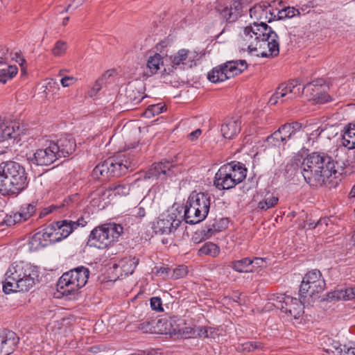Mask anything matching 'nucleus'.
I'll return each instance as SVG.
<instances>
[{
	"mask_svg": "<svg viewBox=\"0 0 355 355\" xmlns=\"http://www.w3.org/2000/svg\"><path fill=\"white\" fill-rule=\"evenodd\" d=\"M300 172L305 181L312 187H322L337 168L333 158L324 153L315 152L303 159Z\"/></svg>",
	"mask_w": 355,
	"mask_h": 355,
	"instance_id": "1",
	"label": "nucleus"
},
{
	"mask_svg": "<svg viewBox=\"0 0 355 355\" xmlns=\"http://www.w3.org/2000/svg\"><path fill=\"white\" fill-rule=\"evenodd\" d=\"M28 184L24 166L16 162H5L0 164V193L17 196Z\"/></svg>",
	"mask_w": 355,
	"mask_h": 355,
	"instance_id": "2",
	"label": "nucleus"
},
{
	"mask_svg": "<svg viewBox=\"0 0 355 355\" xmlns=\"http://www.w3.org/2000/svg\"><path fill=\"white\" fill-rule=\"evenodd\" d=\"M137 164V159L130 153H120L96 165L92 171V176L96 179L104 180L111 177L118 178L132 171Z\"/></svg>",
	"mask_w": 355,
	"mask_h": 355,
	"instance_id": "3",
	"label": "nucleus"
},
{
	"mask_svg": "<svg viewBox=\"0 0 355 355\" xmlns=\"http://www.w3.org/2000/svg\"><path fill=\"white\" fill-rule=\"evenodd\" d=\"M254 36V40L257 42H267L269 53L262 52V58L276 57L279 53V44L277 41L278 35L272 31L270 26H268L266 21H254L250 26H246L243 31V37L245 41H248Z\"/></svg>",
	"mask_w": 355,
	"mask_h": 355,
	"instance_id": "4",
	"label": "nucleus"
},
{
	"mask_svg": "<svg viewBox=\"0 0 355 355\" xmlns=\"http://www.w3.org/2000/svg\"><path fill=\"white\" fill-rule=\"evenodd\" d=\"M211 198L208 193L192 191L184 207V220L190 225L204 220L209 211Z\"/></svg>",
	"mask_w": 355,
	"mask_h": 355,
	"instance_id": "5",
	"label": "nucleus"
},
{
	"mask_svg": "<svg viewBox=\"0 0 355 355\" xmlns=\"http://www.w3.org/2000/svg\"><path fill=\"white\" fill-rule=\"evenodd\" d=\"M247 168L239 162H232L222 166L214 176V184L219 190L230 189L245 178Z\"/></svg>",
	"mask_w": 355,
	"mask_h": 355,
	"instance_id": "6",
	"label": "nucleus"
},
{
	"mask_svg": "<svg viewBox=\"0 0 355 355\" xmlns=\"http://www.w3.org/2000/svg\"><path fill=\"white\" fill-rule=\"evenodd\" d=\"M89 270L84 266H79L64 272L57 283V290L62 295H74L84 286L89 278Z\"/></svg>",
	"mask_w": 355,
	"mask_h": 355,
	"instance_id": "7",
	"label": "nucleus"
},
{
	"mask_svg": "<svg viewBox=\"0 0 355 355\" xmlns=\"http://www.w3.org/2000/svg\"><path fill=\"white\" fill-rule=\"evenodd\" d=\"M123 227L116 223H105L92 230L88 242L91 246L105 249L118 241L123 233Z\"/></svg>",
	"mask_w": 355,
	"mask_h": 355,
	"instance_id": "8",
	"label": "nucleus"
},
{
	"mask_svg": "<svg viewBox=\"0 0 355 355\" xmlns=\"http://www.w3.org/2000/svg\"><path fill=\"white\" fill-rule=\"evenodd\" d=\"M325 282L322 279L320 270H313L307 272L303 277L300 286L299 295L302 299L307 296L312 297L315 294H318L324 291Z\"/></svg>",
	"mask_w": 355,
	"mask_h": 355,
	"instance_id": "9",
	"label": "nucleus"
},
{
	"mask_svg": "<svg viewBox=\"0 0 355 355\" xmlns=\"http://www.w3.org/2000/svg\"><path fill=\"white\" fill-rule=\"evenodd\" d=\"M252 0H234L226 3L220 0L216 3L215 10L227 23H233L243 15V9Z\"/></svg>",
	"mask_w": 355,
	"mask_h": 355,
	"instance_id": "10",
	"label": "nucleus"
},
{
	"mask_svg": "<svg viewBox=\"0 0 355 355\" xmlns=\"http://www.w3.org/2000/svg\"><path fill=\"white\" fill-rule=\"evenodd\" d=\"M177 168L178 165L173 160L164 159L159 162L154 163L145 173L144 178V180H164L178 173Z\"/></svg>",
	"mask_w": 355,
	"mask_h": 355,
	"instance_id": "11",
	"label": "nucleus"
},
{
	"mask_svg": "<svg viewBox=\"0 0 355 355\" xmlns=\"http://www.w3.org/2000/svg\"><path fill=\"white\" fill-rule=\"evenodd\" d=\"M306 298L300 299L289 295H282L277 297L275 306L282 312L290 315L294 318H300L304 313Z\"/></svg>",
	"mask_w": 355,
	"mask_h": 355,
	"instance_id": "12",
	"label": "nucleus"
},
{
	"mask_svg": "<svg viewBox=\"0 0 355 355\" xmlns=\"http://www.w3.org/2000/svg\"><path fill=\"white\" fill-rule=\"evenodd\" d=\"M175 211L162 214L153 223V228L156 234H169L174 232L182 223Z\"/></svg>",
	"mask_w": 355,
	"mask_h": 355,
	"instance_id": "13",
	"label": "nucleus"
},
{
	"mask_svg": "<svg viewBox=\"0 0 355 355\" xmlns=\"http://www.w3.org/2000/svg\"><path fill=\"white\" fill-rule=\"evenodd\" d=\"M26 157L29 164L38 166H49L58 159L50 141L34 153L27 154Z\"/></svg>",
	"mask_w": 355,
	"mask_h": 355,
	"instance_id": "14",
	"label": "nucleus"
},
{
	"mask_svg": "<svg viewBox=\"0 0 355 355\" xmlns=\"http://www.w3.org/2000/svg\"><path fill=\"white\" fill-rule=\"evenodd\" d=\"M53 232H54L53 230L47 226L34 234L28 243L29 250L31 252L37 251L42 248L56 243L55 234H53Z\"/></svg>",
	"mask_w": 355,
	"mask_h": 355,
	"instance_id": "15",
	"label": "nucleus"
},
{
	"mask_svg": "<svg viewBox=\"0 0 355 355\" xmlns=\"http://www.w3.org/2000/svg\"><path fill=\"white\" fill-rule=\"evenodd\" d=\"M49 141L58 159L62 157L70 156L76 148V140L70 135H65L62 136L60 139Z\"/></svg>",
	"mask_w": 355,
	"mask_h": 355,
	"instance_id": "16",
	"label": "nucleus"
},
{
	"mask_svg": "<svg viewBox=\"0 0 355 355\" xmlns=\"http://www.w3.org/2000/svg\"><path fill=\"white\" fill-rule=\"evenodd\" d=\"M19 338L15 332L0 329V355H9L16 349Z\"/></svg>",
	"mask_w": 355,
	"mask_h": 355,
	"instance_id": "17",
	"label": "nucleus"
},
{
	"mask_svg": "<svg viewBox=\"0 0 355 355\" xmlns=\"http://www.w3.org/2000/svg\"><path fill=\"white\" fill-rule=\"evenodd\" d=\"M273 5L268 2L257 4L249 10L251 18L258 21L270 23L276 19V14L272 9Z\"/></svg>",
	"mask_w": 355,
	"mask_h": 355,
	"instance_id": "18",
	"label": "nucleus"
},
{
	"mask_svg": "<svg viewBox=\"0 0 355 355\" xmlns=\"http://www.w3.org/2000/svg\"><path fill=\"white\" fill-rule=\"evenodd\" d=\"M196 57L194 52H191L188 49H180L176 53L170 57L172 67L177 69H184L185 66L191 67L194 63V59Z\"/></svg>",
	"mask_w": 355,
	"mask_h": 355,
	"instance_id": "19",
	"label": "nucleus"
},
{
	"mask_svg": "<svg viewBox=\"0 0 355 355\" xmlns=\"http://www.w3.org/2000/svg\"><path fill=\"white\" fill-rule=\"evenodd\" d=\"M48 226L53 230V234H55V236L58 239L56 242L68 237L76 230L71 220L56 221Z\"/></svg>",
	"mask_w": 355,
	"mask_h": 355,
	"instance_id": "20",
	"label": "nucleus"
},
{
	"mask_svg": "<svg viewBox=\"0 0 355 355\" xmlns=\"http://www.w3.org/2000/svg\"><path fill=\"white\" fill-rule=\"evenodd\" d=\"M239 118L227 119L221 125L220 131L224 138L233 139L241 131Z\"/></svg>",
	"mask_w": 355,
	"mask_h": 355,
	"instance_id": "21",
	"label": "nucleus"
},
{
	"mask_svg": "<svg viewBox=\"0 0 355 355\" xmlns=\"http://www.w3.org/2000/svg\"><path fill=\"white\" fill-rule=\"evenodd\" d=\"M300 83L297 80H293L288 83H282L277 87V91L282 94L284 98L288 96L284 101L292 100L301 94V89L298 86Z\"/></svg>",
	"mask_w": 355,
	"mask_h": 355,
	"instance_id": "22",
	"label": "nucleus"
},
{
	"mask_svg": "<svg viewBox=\"0 0 355 355\" xmlns=\"http://www.w3.org/2000/svg\"><path fill=\"white\" fill-rule=\"evenodd\" d=\"M125 96L127 103L132 106L139 104L144 98L142 87L132 83H129L125 87Z\"/></svg>",
	"mask_w": 355,
	"mask_h": 355,
	"instance_id": "23",
	"label": "nucleus"
},
{
	"mask_svg": "<svg viewBox=\"0 0 355 355\" xmlns=\"http://www.w3.org/2000/svg\"><path fill=\"white\" fill-rule=\"evenodd\" d=\"M20 135V129L17 124H0V141L9 139H15Z\"/></svg>",
	"mask_w": 355,
	"mask_h": 355,
	"instance_id": "24",
	"label": "nucleus"
},
{
	"mask_svg": "<svg viewBox=\"0 0 355 355\" xmlns=\"http://www.w3.org/2000/svg\"><path fill=\"white\" fill-rule=\"evenodd\" d=\"M224 64L226 69L225 71L228 75V79L240 74L248 67V64L245 60L228 61Z\"/></svg>",
	"mask_w": 355,
	"mask_h": 355,
	"instance_id": "25",
	"label": "nucleus"
},
{
	"mask_svg": "<svg viewBox=\"0 0 355 355\" xmlns=\"http://www.w3.org/2000/svg\"><path fill=\"white\" fill-rule=\"evenodd\" d=\"M324 85V80L322 79H318L313 80V82L308 83L302 89L301 93L305 94L309 96V100H313L315 98L318 94L321 92L323 85Z\"/></svg>",
	"mask_w": 355,
	"mask_h": 355,
	"instance_id": "26",
	"label": "nucleus"
},
{
	"mask_svg": "<svg viewBox=\"0 0 355 355\" xmlns=\"http://www.w3.org/2000/svg\"><path fill=\"white\" fill-rule=\"evenodd\" d=\"M162 323V320L147 319L137 324V329L145 334H159L162 331L159 329V324Z\"/></svg>",
	"mask_w": 355,
	"mask_h": 355,
	"instance_id": "27",
	"label": "nucleus"
},
{
	"mask_svg": "<svg viewBox=\"0 0 355 355\" xmlns=\"http://www.w3.org/2000/svg\"><path fill=\"white\" fill-rule=\"evenodd\" d=\"M297 128H299L300 125L298 123L295 122L292 123H285L277 130L278 132H280V135L285 144L295 137L297 133Z\"/></svg>",
	"mask_w": 355,
	"mask_h": 355,
	"instance_id": "28",
	"label": "nucleus"
},
{
	"mask_svg": "<svg viewBox=\"0 0 355 355\" xmlns=\"http://www.w3.org/2000/svg\"><path fill=\"white\" fill-rule=\"evenodd\" d=\"M225 64L218 65L209 71L207 74V78L214 83L225 81L228 79V75L226 73Z\"/></svg>",
	"mask_w": 355,
	"mask_h": 355,
	"instance_id": "29",
	"label": "nucleus"
},
{
	"mask_svg": "<svg viewBox=\"0 0 355 355\" xmlns=\"http://www.w3.org/2000/svg\"><path fill=\"white\" fill-rule=\"evenodd\" d=\"M342 144L348 149L355 148V124L348 125L343 135Z\"/></svg>",
	"mask_w": 355,
	"mask_h": 355,
	"instance_id": "30",
	"label": "nucleus"
},
{
	"mask_svg": "<svg viewBox=\"0 0 355 355\" xmlns=\"http://www.w3.org/2000/svg\"><path fill=\"white\" fill-rule=\"evenodd\" d=\"M139 259L136 257H125L119 261V265L125 275H132L139 264Z\"/></svg>",
	"mask_w": 355,
	"mask_h": 355,
	"instance_id": "31",
	"label": "nucleus"
},
{
	"mask_svg": "<svg viewBox=\"0 0 355 355\" xmlns=\"http://www.w3.org/2000/svg\"><path fill=\"white\" fill-rule=\"evenodd\" d=\"M107 190L112 191L115 196H126L130 193V185L125 183H113L108 187Z\"/></svg>",
	"mask_w": 355,
	"mask_h": 355,
	"instance_id": "32",
	"label": "nucleus"
},
{
	"mask_svg": "<svg viewBox=\"0 0 355 355\" xmlns=\"http://www.w3.org/2000/svg\"><path fill=\"white\" fill-rule=\"evenodd\" d=\"M251 259L249 257L243 258L240 260L234 261L232 262V268L239 272H252V269H250L251 263Z\"/></svg>",
	"mask_w": 355,
	"mask_h": 355,
	"instance_id": "33",
	"label": "nucleus"
},
{
	"mask_svg": "<svg viewBox=\"0 0 355 355\" xmlns=\"http://www.w3.org/2000/svg\"><path fill=\"white\" fill-rule=\"evenodd\" d=\"M220 253L219 247L211 242L205 243L198 250L199 255H209L212 257H217Z\"/></svg>",
	"mask_w": 355,
	"mask_h": 355,
	"instance_id": "34",
	"label": "nucleus"
},
{
	"mask_svg": "<svg viewBox=\"0 0 355 355\" xmlns=\"http://www.w3.org/2000/svg\"><path fill=\"white\" fill-rule=\"evenodd\" d=\"M18 72L16 65H8L7 67L0 69V83L5 84L8 80L12 79Z\"/></svg>",
	"mask_w": 355,
	"mask_h": 355,
	"instance_id": "35",
	"label": "nucleus"
},
{
	"mask_svg": "<svg viewBox=\"0 0 355 355\" xmlns=\"http://www.w3.org/2000/svg\"><path fill=\"white\" fill-rule=\"evenodd\" d=\"M163 63V58L159 53H155L153 56H150L147 67L152 74L156 73L159 69V66Z\"/></svg>",
	"mask_w": 355,
	"mask_h": 355,
	"instance_id": "36",
	"label": "nucleus"
},
{
	"mask_svg": "<svg viewBox=\"0 0 355 355\" xmlns=\"http://www.w3.org/2000/svg\"><path fill=\"white\" fill-rule=\"evenodd\" d=\"M21 276L24 279H30L31 276L34 277V279H38L39 271L36 266H33L31 264L26 263L24 266H21Z\"/></svg>",
	"mask_w": 355,
	"mask_h": 355,
	"instance_id": "37",
	"label": "nucleus"
},
{
	"mask_svg": "<svg viewBox=\"0 0 355 355\" xmlns=\"http://www.w3.org/2000/svg\"><path fill=\"white\" fill-rule=\"evenodd\" d=\"M166 110L165 105L157 103L149 105L145 110L144 114L147 118H150L155 115L162 113Z\"/></svg>",
	"mask_w": 355,
	"mask_h": 355,
	"instance_id": "38",
	"label": "nucleus"
},
{
	"mask_svg": "<svg viewBox=\"0 0 355 355\" xmlns=\"http://www.w3.org/2000/svg\"><path fill=\"white\" fill-rule=\"evenodd\" d=\"M299 14L300 12L298 10L295 9L294 7L288 6L279 10L276 15V17H277V19H289Z\"/></svg>",
	"mask_w": 355,
	"mask_h": 355,
	"instance_id": "39",
	"label": "nucleus"
},
{
	"mask_svg": "<svg viewBox=\"0 0 355 355\" xmlns=\"http://www.w3.org/2000/svg\"><path fill=\"white\" fill-rule=\"evenodd\" d=\"M36 205V202H33L31 203L25 204L20 207L19 211L21 212V216L24 217V221L28 220L35 213Z\"/></svg>",
	"mask_w": 355,
	"mask_h": 355,
	"instance_id": "40",
	"label": "nucleus"
},
{
	"mask_svg": "<svg viewBox=\"0 0 355 355\" xmlns=\"http://www.w3.org/2000/svg\"><path fill=\"white\" fill-rule=\"evenodd\" d=\"M37 279H34L33 277L31 276L30 279H24L22 277L18 279L17 288L19 291H28L35 285Z\"/></svg>",
	"mask_w": 355,
	"mask_h": 355,
	"instance_id": "41",
	"label": "nucleus"
},
{
	"mask_svg": "<svg viewBox=\"0 0 355 355\" xmlns=\"http://www.w3.org/2000/svg\"><path fill=\"white\" fill-rule=\"evenodd\" d=\"M345 345H341L337 341H333L332 343L324 349L328 355H344Z\"/></svg>",
	"mask_w": 355,
	"mask_h": 355,
	"instance_id": "42",
	"label": "nucleus"
},
{
	"mask_svg": "<svg viewBox=\"0 0 355 355\" xmlns=\"http://www.w3.org/2000/svg\"><path fill=\"white\" fill-rule=\"evenodd\" d=\"M277 197L274 196H266L258 203V208L262 210H267L274 207L278 202Z\"/></svg>",
	"mask_w": 355,
	"mask_h": 355,
	"instance_id": "43",
	"label": "nucleus"
},
{
	"mask_svg": "<svg viewBox=\"0 0 355 355\" xmlns=\"http://www.w3.org/2000/svg\"><path fill=\"white\" fill-rule=\"evenodd\" d=\"M279 132H280L276 130L266 138V142L268 145L272 146H279L281 144H285Z\"/></svg>",
	"mask_w": 355,
	"mask_h": 355,
	"instance_id": "44",
	"label": "nucleus"
},
{
	"mask_svg": "<svg viewBox=\"0 0 355 355\" xmlns=\"http://www.w3.org/2000/svg\"><path fill=\"white\" fill-rule=\"evenodd\" d=\"M67 49V42L62 40H58L52 49L51 53L54 56H62L66 53Z\"/></svg>",
	"mask_w": 355,
	"mask_h": 355,
	"instance_id": "45",
	"label": "nucleus"
},
{
	"mask_svg": "<svg viewBox=\"0 0 355 355\" xmlns=\"http://www.w3.org/2000/svg\"><path fill=\"white\" fill-rule=\"evenodd\" d=\"M110 76L111 73H110V71H107L101 78L96 80L91 91L89 92L91 96L96 95L101 90L103 85L105 83V80L107 78V77H110Z\"/></svg>",
	"mask_w": 355,
	"mask_h": 355,
	"instance_id": "46",
	"label": "nucleus"
},
{
	"mask_svg": "<svg viewBox=\"0 0 355 355\" xmlns=\"http://www.w3.org/2000/svg\"><path fill=\"white\" fill-rule=\"evenodd\" d=\"M188 273L187 267L184 265L178 266L171 269V279H178L184 277Z\"/></svg>",
	"mask_w": 355,
	"mask_h": 355,
	"instance_id": "47",
	"label": "nucleus"
},
{
	"mask_svg": "<svg viewBox=\"0 0 355 355\" xmlns=\"http://www.w3.org/2000/svg\"><path fill=\"white\" fill-rule=\"evenodd\" d=\"M220 231L219 227L216 222L209 224L201 230L202 234L206 239L211 237L215 232Z\"/></svg>",
	"mask_w": 355,
	"mask_h": 355,
	"instance_id": "48",
	"label": "nucleus"
},
{
	"mask_svg": "<svg viewBox=\"0 0 355 355\" xmlns=\"http://www.w3.org/2000/svg\"><path fill=\"white\" fill-rule=\"evenodd\" d=\"M328 300H345L344 288L336 289L332 292H329L327 295Z\"/></svg>",
	"mask_w": 355,
	"mask_h": 355,
	"instance_id": "49",
	"label": "nucleus"
},
{
	"mask_svg": "<svg viewBox=\"0 0 355 355\" xmlns=\"http://www.w3.org/2000/svg\"><path fill=\"white\" fill-rule=\"evenodd\" d=\"M195 337L208 338L212 333L211 328L205 327H198L195 328Z\"/></svg>",
	"mask_w": 355,
	"mask_h": 355,
	"instance_id": "50",
	"label": "nucleus"
},
{
	"mask_svg": "<svg viewBox=\"0 0 355 355\" xmlns=\"http://www.w3.org/2000/svg\"><path fill=\"white\" fill-rule=\"evenodd\" d=\"M21 266L17 265L12 268H9L6 272V275H8L11 277V278H14V279L18 281L21 276Z\"/></svg>",
	"mask_w": 355,
	"mask_h": 355,
	"instance_id": "51",
	"label": "nucleus"
},
{
	"mask_svg": "<svg viewBox=\"0 0 355 355\" xmlns=\"http://www.w3.org/2000/svg\"><path fill=\"white\" fill-rule=\"evenodd\" d=\"M150 307L156 311H163L162 301L159 297H153L150 300Z\"/></svg>",
	"mask_w": 355,
	"mask_h": 355,
	"instance_id": "52",
	"label": "nucleus"
},
{
	"mask_svg": "<svg viewBox=\"0 0 355 355\" xmlns=\"http://www.w3.org/2000/svg\"><path fill=\"white\" fill-rule=\"evenodd\" d=\"M312 101H313L316 103L323 104L331 101V97L329 94L321 90L318 95Z\"/></svg>",
	"mask_w": 355,
	"mask_h": 355,
	"instance_id": "53",
	"label": "nucleus"
},
{
	"mask_svg": "<svg viewBox=\"0 0 355 355\" xmlns=\"http://www.w3.org/2000/svg\"><path fill=\"white\" fill-rule=\"evenodd\" d=\"M143 202H140L137 207H135L132 210V216L136 218H143L146 215V210L144 207L142 205Z\"/></svg>",
	"mask_w": 355,
	"mask_h": 355,
	"instance_id": "54",
	"label": "nucleus"
},
{
	"mask_svg": "<svg viewBox=\"0 0 355 355\" xmlns=\"http://www.w3.org/2000/svg\"><path fill=\"white\" fill-rule=\"evenodd\" d=\"M195 328L186 327L182 329H179L178 334H182L185 338H195Z\"/></svg>",
	"mask_w": 355,
	"mask_h": 355,
	"instance_id": "55",
	"label": "nucleus"
},
{
	"mask_svg": "<svg viewBox=\"0 0 355 355\" xmlns=\"http://www.w3.org/2000/svg\"><path fill=\"white\" fill-rule=\"evenodd\" d=\"M15 284H12L11 282L5 281V283L3 286V291L6 294H9L11 292H17L19 291L17 288H15Z\"/></svg>",
	"mask_w": 355,
	"mask_h": 355,
	"instance_id": "56",
	"label": "nucleus"
},
{
	"mask_svg": "<svg viewBox=\"0 0 355 355\" xmlns=\"http://www.w3.org/2000/svg\"><path fill=\"white\" fill-rule=\"evenodd\" d=\"M251 261L252 262L251 263L252 268H261L264 266V264L266 263V259L261 257H254V259H251Z\"/></svg>",
	"mask_w": 355,
	"mask_h": 355,
	"instance_id": "57",
	"label": "nucleus"
},
{
	"mask_svg": "<svg viewBox=\"0 0 355 355\" xmlns=\"http://www.w3.org/2000/svg\"><path fill=\"white\" fill-rule=\"evenodd\" d=\"M283 94H279V92L276 90V92L272 95L268 101V103L271 105H275L278 103L279 99L282 98V101H284V99L282 98Z\"/></svg>",
	"mask_w": 355,
	"mask_h": 355,
	"instance_id": "58",
	"label": "nucleus"
},
{
	"mask_svg": "<svg viewBox=\"0 0 355 355\" xmlns=\"http://www.w3.org/2000/svg\"><path fill=\"white\" fill-rule=\"evenodd\" d=\"M157 274L162 275L163 277L171 278V268L168 267L162 266L157 270Z\"/></svg>",
	"mask_w": 355,
	"mask_h": 355,
	"instance_id": "59",
	"label": "nucleus"
},
{
	"mask_svg": "<svg viewBox=\"0 0 355 355\" xmlns=\"http://www.w3.org/2000/svg\"><path fill=\"white\" fill-rule=\"evenodd\" d=\"M345 300H351L355 298V288H344Z\"/></svg>",
	"mask_w": 355,
	"mask_h": 355,
	"instance_id": "60",
	"label": "nucleus"
},
{
	"mask_svg": "<svg viewBox=\"0 0 355 355\" xmlns=\"http://www.w3.org/2000/svg\"><path fill=\"white\" fill-rule=\"evenodd\" d=\"M60 209L58 205H51L42 209L40 214V218H42L53 212L54 210Z\"/></svg>",
	"mask_w": 355,
	"mask_h": 355,
	"instance_id": "61",
	"label": "nucleus"
},
{
	"mask_svg": "<svg viewBox=\"0 0 355 355\" xmlns=\"http://www.w3.org/2000/svg\"><path fill=\"white\" fill-rule=\"evenodd\" d=\"M60 83L62 87H69L75 83V78L73 76H64L60 80Z\"/></svg>",
	"mask_w": 355,
	"mask_h": 355,
	"instance_id": "62",
	"label": "nucleus"
},
{
	"mask_svg": "<svg viewBox=\"0 0 355 355\" xmlns=\"http://www.w3.org/2000/svg\"><path fill=\"white\" fill-rule=\"evenodd\" d=\"M85 1V0H73V3L69 4L66 8H64L62 11H60V13L62 14L63 12H67L70 9V8L72 7V6H74V9L78 8Z\"/></svg>",
	"mask_w": 355,
	"mask_h": 355,
	"instance_id": "63",
	"label": "nucleus"
},
{
	"mask_svg": "<svg viewBox=\"0 0 355 355\" xmlns=\"http://www.w3.org/2000/svg\"><path fill=\"white\" fill-rule=\"evenodd\" d=\"M344 355H355V343H352L349 346L345 345Z\"/></svg>",
	"mask_w": 355,
	"mask_h": 355,
	"instance_id": "64",
	"label": "nucleus"
}]
</instances>
